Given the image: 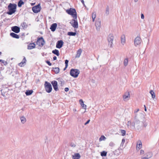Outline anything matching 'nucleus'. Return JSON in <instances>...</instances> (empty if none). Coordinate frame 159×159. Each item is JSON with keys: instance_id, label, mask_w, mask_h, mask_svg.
<instances>
[{"instance_id": "29", "label": "nucleus", "mask_w": 159, "mask_h": 159, "mask_svg": "<svg viewBox=\"0 0 159 159\" xmlns=\"http://www.w3.org/2000/svg\"><path fill=\"white\" fill-rule=\"evenodd\" d=\"M52 53L57 55V56H59V52L57 50L55 49V50H53L52 51Z\"/></svg>"}, {"instance_id": "30", "label": "nucleus", "mask_w": 159, "mask_h": 159, "mask_svg": "<svg viewBox=\"0 0 159 159\" xmlns=\"http://www.w3.org/2000/svg\"><path fill=\"white\" fill-rule=\"evenodd\" d=\"M53 71L56 74L58 73L59 72V69L58 67L53 68Z\"/></svg>"}, {"instance_id": "39", "label": "nucleus", "mask_w": 159, "mask_h": 159, "mask_svg": "<svg viewBox=\"0 0 159 159\" xmlns=\"http://www.w3.org/2000/svg\"><path fill=\"white\" fill-rule=\"evenodd\" d=\"M0 62L2 63L4 65L6 66L7 64V61H5L4 60L0 59Z\"/></svg>"}, {"instance_id": "5", "label": "nucleus", "mask_w": 159, "mask_h": 159, "mask_svg": "<svg viewBox=\"0 0 159 159\" xmlns=\"http://www.w3.org/2000/svg\"><path fill=\"white\" fill-rule=\"evenodd\" d=\"M44 87L47 92L50 93L52 91V88L51 84L45 81Z\"/></svg>"}, {"instance_id": "18", "label": "nucleus", "mask_w": 159, "mask_h": 159, "mask_svg": "<svg viewBox=\"0 0 159 159\" xmlns=\"http://www.w3.org/2000/svg\"><path fill=\"white\" fill-rule=\"evenodd\" d=\"M57 26V25L56 23H55L52 24L50 27V29L52 31L54 32Z\"/></svg>"}, {"instance_id": "53", "label": "nucleus", "mask_w": 159, "mask_h": 159, "mask_svg": "<svg viewBox=\"0 0 159 159\" xmlns=\"http://www.w3.org/2000/svg\"><path fill=\"white\" fill-rule=\"evenodd\" d=\"M57 57H56V56H54L53 57V59L54 60H55L57 59Z\"/></svg>"}, {"instance_id": "57", "label": "nucleus", "mask_w": 159, "mask_h": 159, "mask_svg": "<svg viewBox=\"0 0 159 159\" xmlns=\"http://www.w3.org/2000/svg\"><path fill=\"white\" fill-rule=\"evenodd\" d=\"M67 67H66V66H65V67L64 68V70H65Z\"/></svg>"}, {"instance_id": "14", "label": "nucleus", "mask_w": 159, "mask_h": 159, "mask_svg": "<svg viewBox=\"0 0 159 159\" xmlns=\"http://www.w3.org/2000/svg\"><path fill=\"white\" fill-rule=\"evenodd\" d=\"M11 30L14 32L18 33L20 31V28L17 26H14L11 27Z\"/></svg>"}, {"instance_id": "21", "label": "nucleus", "mask_w": 159, "mask_h": 159, "mask_svg": "<svg viewBox=\"0 0 159 159\" xmlns=\"http://www.w3.org/2000/svg\"><path fill=\"white\" fill-rule=\"evenodd\" d=\"M35 44L34 43H30L28 45V49H32L34 48Z\"/></svg>"}, {"instance_id": "52", "label": "nucleus", "mask_w": 159, "mask_h": 159, "mask_svg": "<svg viewBox=\"0 0 159 159\" xmlns=\"http://www.w3.org/2000/svg\"><path fill=\"white\" fill-rule=\"evenodd\" d=\"M140 116L142 118H143L144 117V115L143 114H142V113L140 114Z\"/></svg>"}, {"instance_id": "56", "label": "nucleus", "mask_w": 159, "mask_h": 159, "mask_svg": "<svg viewBox=\"0 0 159 159\" xmlns=\"http://www.w3.org/2000/svg\"><path fill=\"white\" fill-rule=\"evenodd\" d=\"M139 0H134V2H138V1Z\"/></svg>"}, {"instance_id": "40", "label": "nucleus", "mask_w": 159, "mask_h": 159, "mask_svg": "<svg viewBox=\"0 0 159 159\" xmlns=\"http://www.w3.org/2000/svg\"><path fill=\"white\" fill-rule=\"evenodd\" d=\"M120 133L122 134V136H124L125 134L126 131L124 130L121 129L120 130Z\"/></svg>"}, {"instance_id": "28", "label": "nucleus", "mask_w": 159, "mask_h": 159, "mask_svg": "<svg viewBox=\"0 0 159 159\" xmlns=\"http://www.w3.org/2000/svg\"><path fill=\"white\" fill-rule=\"evenodd\" d=\"M149 93L151 94L152 95V98L154 99L155 97V94L154 92L152 90H151L150 91Z\"/></svg>"}, {"instance_id": "12", "label": "nucleus", "mask_w": 159, "mask_h": 159, "mask_svg": "<svg viewBox=\"0 0 159 159\" xmlns=\"http://www.w3.org/2000/svg\"><path fill=\"white\" fill-rule=\"evenodd\" d=\"M33 11L35 13H37L40 11V4L35 6L32 7Z\"/></svg>"}, {"instance_id": "4", "label": "nucleus", "mask_w": 159, "mask_h": 159, "mask_svg": "<svg viewBox=\"0 0 159 159\" xmlns=\"http://www.w3.org/2000/svg\"><path fill=\"white\" fill-rule=\"evenodd\" d=\"M80 73V70L77 69H72L70 71V75L74 78L77 77Z\"/></svg>"}, {"instance_id": "49", "label": "nucleus", "mask_w": 159, "mask_h": 159, "mask_svg": "<svg viewBox=\"0 0 159 159\" xmlns=\"http://www.w3.org/2000/svg\"><path fill=\"white\" fill-rule=\"evenodd\" d=\"M65 91L66 92H68L69 91V89L68 88H66L65 89Z\"/></svg>"}, {"instance_id": "6", "label": "nucleus", "mask_w": 159, "mask_h": 159, "mask_svg": "<svg viewBox=\"0 0 159 159\" xmlns=\"http://www.w3.org/2000/svg\"><path fill=\"white\" fill-rule=\"evenodd\" d=\"M142 41V39L139 36H137L134 39V45L135 47L140 45Z\"/></svg>"}, {"instance_id": "3", "label": "nucleus", "mask_w": 159, "mask_h": 159, "mask_svg": "<svg viewBox=\"0 0 159 159\" xmlns=\"http://www.w3.org/2000/svg\"><path fill=\"white\" fill-rule=\"evenodd\" d=\"M66 12L76 19L77 18L76 12L75 9L70 8L69 9L66 10Z\"/></svg>"}, {"instance_id": "33", "label": "nucleus", "mask_w": 159, "mask_h": 159, "mask_svg": "<svg viewBox=\"0 0 159 159\" xmlns=\"http://www.w3.org/2000/svg\"><path fill=\"white\" fill-rule=\"evenodd\" d=\"M107 152L103 151L101 152V155L102 157H105L107 156Z\"/></svg>"}, {"instance_id": "15", "label": "nucleus", "mask_w": 159, "mask_h": 159, "mask_svg": "<svg viewBox=\"0 0 159 159\" xmlns=\"http://www.w3.org/2000/svg\"><path fill=\"white\" fill-rule=\"evenodd\" d=\"M63 42L62 40H59L57 41L56 44V48H61L63 45Z\"/></svg>"}, {"instance_id": "26", "label": "nucleus", "mask_w": 159, "mask_h": 159, "mask_svg": "<svg viewBox=\"0 0 159 159\" xmlns=\"http://www.w3.org/2000/svg\"><path fill=\"white\" fill-rule=\"evenodd\" d=\"M20 120L22 123L24 124L26 122V119L24 116H22L20 117Z\"/></svg>"}, {"instance_id": "51", "label": "nucleus", "mask_w": 159, "mask_h": 159, "mask_svg": "<svg viewBox=\"0 0 159 159\" xmlns=\"http://www.w3.org/2000/svg\"><path fill=\"white\" fill-rule=\"evenodd\" d=\"M125 139H122V143H125Z\"/></svg>"}, {"instance_id": "36", "label": "nucleus", "mask_w": 159, "mask_h": 159, "mask_svg": "<svg viewBox=\"0 0 159 159\" xmlns=\"http://www.w3.org/2000/svg\"><path fill=\"white\" fill-rule=\"evenodd\" d=\"M24 3V2L21 0H20L18 3V6L19 7H21L22 5Z\"/></svg>"}, {"instance_id": "38", "label": "nucleus", "mask_w": 159, "mask_h": 159, "mask_svg": "<svg viewBox=\"0 0 159 159\" xmlns=\"http://www.w3.org/2000/svg\"><path fill=\"white\" fill-rule=\"evenodd\" d=\"M70 146L73 148H75L76 146V143L74 142H71L70 144Z\"/></svg>"}, {"instance_id": "60", "label": "nucleus", "mask_w": 159, "mask_h": 159, "mask_svg": "<svg viewBox=\"0 0 159 159\" xmlns=\"http://www.w3.org/2000/svg\"><path fill=\"white\" fill-rule=\"evenodd\" d=\"M157 1H158V2H159V0H157Z\"/></svg>"}, {"instance_id": "46", "label": "nucleus", "mask_w": 159, "mask_h": 159, "mask_svg": "<svg viewBox=\"0 0 159 159\" xmlns=\"http://www.w3.org/2000/svg\"><path fill=\"white\" fill-rule=\"evenodd\" d=\"M68 61L67 60H66L65 61V66H66V67H67L68 66Z\"/></svg>"}, {"instance_id": "37", "label": "nucleus", "mask_w": 159, "mask_h": 159, "mask_svg": "<svg viewBox=\"0 0 159 159\" xmlns=\"http://www.w3.org/2000/svg\"><path fill=\"white\" fill-rule=\"evenodd\" d=\"M132 123L130 121H129L127 124V125L128 127H129L130 128H133V127H131L132 126Z\"/></svg>"}, {"instance_id": "1", "label": "nucleus", "mask_w": 159, "mask_h": 159, "mask_svg": "<svg viewBox=\"0 0 159 159\" xmlns=\"http://www.w3.org/2000/svg\"><path fill=\"white\" fill-rule=\"evenodd\" d=\"M131 127L133 128H135V127L138 129H139L141 127L140 121L138 119V117L136 115L134 117V121L132 123V126Z\"/></svg>"}, {"instance_id": "9", "label": "nucleus", "mask_w": 159, "mask_h": 159, "mask_svg": "<svg viewBox=\"0 0 159 159\" xmlns=\"http://www.w3.org/2000/svg\"><path fill=\"white\" fill-rule=\"evenodd\" d=\"M130 95L129 92H127L123 95V98L124 101H128L130 98Z\"/></svg>"}, {"instance_id": "24", "label": "nucleus", "mask_w": 159, "mask_h": 159, "mask_svg": "<svg viewBox=\"0 0 159 159\" xmlns=\"http://www.w3.org/2000/svg\"><path fill=\"white\" fill-rule=\"evenodd\" d=\"M82 50L81 49H79L77 52V53L76 54V56H75V57L76 58H79L80 56V55L82 53Z\"/></svg>"}, {"instance_id": "27", "label": "nucleus", "mask_w": 159, "mask_h": 159, "mask_svg": "<svg viewBox=\"0 0 159 159\" xmlns=\"http://www.w3.org/2000/svg\"><path fill=\"white\" fill-rule=\"evenodd\" d=\"M96 17V13L95 12H93L92 14V17L93 22L94 21Z\"/></svg>"}, {"instance_id": "10", "label": "nucleus", "mask_w": 159, "mask_h": 159, "mask_svg": "<svg viewBox=\"0 0 159 159\" xmlns=\"http://www.w3.org/2000/svg\"><path fill=\"white\" fill-rule=\"evenodd\" d=\"M70 22L71 25L75 28H77L78 27V23L76 20L77 18H74Z\"/></svg>"}, {"instance_id": "13", "label": "nucleus", "mask_w": 159, "mask_h": 159, "mask_svg": "<svg viewBox=\"0 0 159 159\" xmlns=\"http://www.w3.org/2000/svg\"><path fill=\"white\" fill-rule=\"evenodd\" d=\"M51 84H52L53 88L54 89L57 91L58 90V86H57V82L56 81H53L51 82Z\"/></svg>"}, {"instance_id": "7", "label": "nucleus", "mask_w": 159, "mask_h": 159, "mask_svg": "<svg viewBox=\"0 0 159 159\" xmlns=\"http://www.w3.org/2000/svg\"><path fill=\"white\" fill-rule=\"evenodd\" d=\"M114 39V36L112 34H110L107 38L109 45H110V47H112V42Z\"/></svg>"}, {"instance_id": "41", "label": "nucleus", "mask_w": 159, "mask_h": 159, "mask_svg": "<svg viewBox=\"0 0 159 159\" xmlns=\"http://www.w3.org/2000/svg\"><path fill=\"white\" fill-rule=\"evenodd\" d=\"M109 8L108 7H107L106 9L105 13L107 15L109 14Z\"/></svg>"}, {"instance_id": "58", "label": "nucleus", "mask_w": 159, "mask_h": 159, "mask_svg": "<svg viewBox=\"0 0 159 159\" xmlns=\"http://www.w3.org/2000/svg\"><path fill=\"white\" fill-rule=\"evenodd\" d=\"M144 110L145 111H147V109L146 108H145V109H144Z\"/></svg>"}, {"instance_id": "31", "label": "nucleus", "mask_w": 159, "mask_h": 159, "mask_svg": "<svg viewBox=\"0 0 159 159\" xmlns=\"http://www.w3.org/2000/svg\"><path fill=\"white\" fill-rule=\"evenodd\" d=\"M33 92V91L32 90H27V91H26V92H25V94L27 96L30 95L32 94Z\"/></svg>"}, {"instance_id": "50", "label": "nucleus", "mask_w": 159, "mask_h": 159, "mask_svg": "<svg viewBox=\"0 0 159 159\" xmlns=\"http://www.w3.org/2000/svg\"><path fill=\"white\" fill-rule=\"evenodd\" d=\"M90 120H88L85 124H84V125H87V124H88L89 121H90Z\"/></svg>"}, {"instance_id": "54", "label": "nucleus", "mask_w": 159, "mask_h": 159, "mask_svg": "<svg viewBox=\"0 0 159 159\" xmlns=\"http://www.w3.org/2000/svg\"><path fill=\"white\" fill-rule=\"evenodd\" d=\"M81 2H82V4L84 5V0H81Z\"/></svg>"}, {"instance_id": "43", "label": "nucleus", "mask_w": 159, "mask_h": 159, "mask_svg": "<svg viewBox=\"0 0 159 159\" xmlns=\"http://www.w3.org/2000/svg\"><path fill=\"white\" fill-rule=\"evenodd\" d=\"M140 155H143L145 154L144 151L142 149H141L140 151Z\"/></svg>"}, {"instance_id": "17", "label": "nucleus", "mask_w": 159, "mask_h": 159, "mask_svg": "<svg viewBox=\"0 0 159 159\" xmlns=\"http://www.w3.org/2000/svg\"><path fill=\"white\" fill-rule=\"evenodd\" d=\"M26 61V60L25 57H24L22 61L20 63H19L18 65L20 67L23 66L25 64Z\"/></svg>"}, {"instance_id": "55", "label": "nucleus", "mask_w": 159, "mask_h": 159, "mask_svg": "<svg viewBox=\"0 0 159 159\" xmlns=\"http://www.w3.org/2000/svg\"><path fill=\"white\" fill-rule=\"evenodd\" d=\"M73 111L74 112H75V111H76V109H75V108H74V109H73Z\"/></svg>"}, {"instance_id": "22", "label": "nucleus", "mask_w": 159, "mask_h": 159, "mask_svg": "<svg viewBox=\"0 0 159 159\" xmlns=\"http://www.w3.org/2000/svg\"><path fill=\"white\" fill-rule=\"evenodd\" d=\"M121 43L123 45H124L125 42V35H122L121 37Z\"/></svg>"}, {"instance_id": "45", "label": "nucleus", "mask_w": 159, "mask_h": 159, "mask_svg": "<svg viewBox=\"0 0 159 159\" xmlns=\"http://www.w3.org/2000/svg\"><path fill=\"white\" fill-rule=\"evenodd\" d=\"M148 125L147 123L146 122H144L143 123V126L146 127Z\"/></svg>"}, {"instance_id": "16", "label": "nucleus", "mask_w": 159, "mask_h": 159, "mask_svg": "<svg viewBox=\"0 0 159 159\" xmlns=\"http://www.w3.org/2000/svg\"><path fill=\"white\" fill-rule=\"evenodd\" d=\"M101 22L100 20L96 21L95 23L96 29L97 30H99L100 28Z\"/></svg>"}, {"instance_id": "59", "label": "nucleus", "mask_w": 159, "mask_h": 159, "mask_svg": "<svg viewBox=\"0 0 159 159\" xmlns=\"http://www.w3.org/2000/svg\"><path fill=\"white\" fill-rule=\"evenodd\" d=\"M144 107H145V108H146V106H145V105H144Z\"/></svg>"}, {"instance_id": "19", "label": "nucleus", "mask_w": 159, "mask_h": 159, "mask_svg": "<svg viewBox=\"0 0 159 159\" xmlns=\"http://www.w3.org/2000/svg\"><path fill=\"white\" fill-rule=\"evenodd\" d=\"M142 143L141 141H138L136 146L137 151L139 150L142 148Z\"/></svg>"}, {"instance_id": "11", "label": "nucleus", "mask_w": 159, "mask_h": 159, "mask_svg": "<svg viewBox=\"0 0 159 159\" xmlns=\"http://www.w3.org/2000/svg\"><path fill=\"white\" fill-rule=\"evenodd\" d=\"M152 156V154L150 152H147L141 157L142 159H147L151 158Z\"/></svg>"}, {"instance_id": "35", "label": "nucleus", "mask_w": 159, "mask_h": 159, "mask_svg": "<svg viewBox=\"0 0 159 159\" xmlns=\"http://www.w3.org/2000/svg\"><path fill=\"white\" fill-rule=\"evenodd\" d=\"M76 34L75 32H68L67 33V34L69 36H75Z\"/></svg>"}, {"instance_id": "23", "label": "nucleus", "mask_w": 159, "mask_h": 159, "mask_svg": "<svg viewBox=\"0 0 159 159\" xmlns=\"http://www.w3.org/2000/svg\"><path fill=\"white\" fill-rule=\"evenodd\" d=\"M80 157V154L78 153H75L74 155H73L72 159H79Z\"/></svg>"}, {"instance_id": "47", "label": "nucleus", "mask_w": 159, "mask_h": 159, "mask_svg": "<svg viewBox=\"0 0 159 159\" xmlns=\"http://www.w3.org/2000/svg\"><path fill=\"white\" fill-rule=\"evenodd\" d=\"M141 17L142 19H144V16L143 13H141Z\"/></svg>"}, {"instance_id": "2", "label": "nucleus", "mask_w": 159, "mask_h": 159, "mask_svg": "<svg viewBox=\"0 0 159 159\" xmlns=\"http://www.w3.org/2000/svg\"><path fill=\"white\" fill-rule=\"evenodd\" d=\"M16 5L14 3H10L8 6V9L9 10L7 13L10 15H12L16 11Z\"/></svg>"}, {"instance_id": "48", "label": "nucleus", "mask_w": 159, "mask_h": 159, "mask_svg": "<svg viewBox=\"0 0 159 159\" xmlns=\"http://www.w3.org/2000/svg\"><path fill=\"white\" fill-rule=\"evenodd\" d=\"M46 62L47 64H48L49 66H51L52 65V64L50 63V62L48 61H46Z\"/></svg>"}, {"instance_id": "42", "label": "nucleus", "mask_w": 159, "mask_h": 159, "mask_svg": "<svg viewBox=\"0 0 159 159\" xmlns=\"http://www.w3.org/2000/svg\"><path fill=\"white\" fill-rule=\"evenodd\" d=\"M115 145L114 143L112 142H111L109 143V146L111 147H113Z\"/></svg>"}, {"instance_id": "25", "label": "nucleus", "mask_w": 159, "mask_h": 159, "mask_svg": "<svg viewBox=\"0 0 159 159\" xmlns=\"http://www.w3.org/2000/svg\"><path fill=\"white\" fill-rule=\"evenodd\" d=\"M10 35L13 38L16 39H19V36L14 33H10Z\"/></svg>"}, {"instance_id": "44", "label": "nucleus", "mask_w": 159, "mask_h": 159, "mask_svg": "<svg viewBox=\"0 0 159 159\" xmlns=\"http://www.w3.org/2000/svg\"><path fill=\"white\" fill-rule=\"evenodd\" d=\"M139 109H136L135 110H134V113L135 114V116L136 115L137 116V113L139 111Z\"/></svg>"}, {"instance_id": "20", "label": "nucleus", "mask_w": 159, "mask_h": 159, "mask_svg": "<svg viewBox=\"0 0 159 159\" xmlns=\"http://www.w3.org/2000/svg\"><path fill=\"white\" fill-rule=\"evenodd\" d=\"M79 102L82 108L86 110V109L87 106L86 105L84 104L83 100L81 99H80L79 100Z\"/></svg>"}, {"instance_id": "34", "label": "nucleus", "mask_w": 159, "mask_h": 159, "mask_svg": "<svg viewBox=\"0 0 159 159\" xmlns=\"http://www.w3.org/2000/svg\"><path fill=\"white\" fill-rule=\"evenodd\" d=\"M128 58H126L124 59V66H126L128 64Z\"/></svg>"}, {"instance_id": "32", "label": "nucleus", "mask_w": 159, "mask_h": 159, "mask_svg": "<svg viewBox=\"0 0 159 159\" xmlns=\"http://www.w3.org/2000/svg\"><path fill=\"white\" fill-rule=\"evenodd\" d=\"M106 139V138L104 135H102L99 139V141L100 142L102 141H105Z\"/></svg>"}, {"instance_id": "8", "label": "nucleus", "mask_w": 159, "mask_h": 159, "mask_svg": "<svg viewBox=\"0 0 159 159\" xmlns=\"http://www.w3.org/2000/svg\"><path fill=\"white\" fill-rule=\"evenodd\" d=\"M44 40L42 37L38 38L36 42L37 44L40 47H42L44 45Z\"/></svg>"}]
</instances>
